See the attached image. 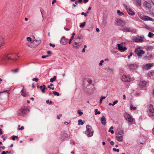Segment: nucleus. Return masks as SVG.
Segmentation results:
<instances>
[{"mask_svg": "<svg viewBox=\"0 0 154 154\" xmlns=\"http://www.w3.org/2000/svg\"><path fill=\"white\" fill-rule=\"evenodd\" d=\"M148 115L152 119H154V108L153 105L150 104L148 105Z\"/></svg>", "mask_w": 154, "mask_h": 154, "instance_id": "obj_1", "label": "nucleus"}, {"mask_svg": "<svg viewBox=\"0 0 154 154\" xmlns=\"http://www.w3.org/2000/svg\"><path fill=\"white\" fill-rule=\"evenodd\" d=\"M86 131H85V134L88 137H91L93 134L94 131L92 130L91 126L88 125L86 126Z\"/></svg>", "mask_w": 154, "mask_h": 154, "instance_id": "obj_2", "label": "nucleus"}, {"mask_svg": "<svg viewBox=\"0 0 154 154\" xmlns=\"http://www.w3.org/2000/svg\"><path fill=\"white\" fill-rule=\"evenodd\" d=\"M28 111H29L28 107L25 106L18 111L17 115L20 116H24Z\"/></svg>", "mask_w": 154, "mask_h": 154, "instance_id": "obj_3", "label": "nucleus"}, {"mask_svg": "<svg viewBox=\"0 0 154 154\" xmlns=\"http://www.w3.org/2000/svg\"><path fill=\"white\" fill-rule=\"evenodd\" d=\"M124 134L123 131L121 130L118 132L117 134V136L116 137L117 140L118 141H122L123 140Z\"/></svg>", "mask_w": 154, "mask_h": 154, "instance_id": "obj_4", "label": "nucleus"}, {"mask_svg": "<svg viewBox=\"0 0 154 154\" xmlns=\"http://www.w3.org/2000/svg\"><path fill=\"white\" fill-rule=\"evenodd\" d=\"M125 22L124 21H123L119 19H116V20L115 25L116 26H119L121 27H123L125 26Z\"/></svg>", "mask_w": 154, "mask_h": 154, "instance_id": "obj_5", "label": "nucleus"}, {"mask_svg": "<svg viewBox=\"0 0 154 154\" xmlns=\"http://www.w3.org/2000/svg\"><path fill=\"white\" fill-rule=\"evenodd\" d=\"M135 52L138 56L140 57L141 56L145 53L144 51L140 50V48H137L135 50Z\"/></svg>", "mask_w": 154, "mask_h": 154, "instance_id": "obj_6", "label": "nucleus"}, {"mask_svg": "<svg viewBox=\"0 0 154 154\" xmlns=\"http://www.w3.org/2000/svg\"><path fill=\"white\" fill-rule=\"evenodd\" d=\"M144 38L143 35H141L140 36V38H137L136 37H134L133 40L137 42H142L143 41V39Z\"/></svg>", "mask_w": 154, "mask_h": 154, "instance_id": "obj_7", "label": "nucleus"}, {"mask_svg": "<svg viewBox=\"0 0 154 154\" xmlns=\"http://www.w3.org/2000/svg\"><path fill=\"white\" fill-rule=\"evenodd\" d=\"M125 7L129 14L132 16L135 15V12L132 11L129 6L126 5L125 6Z\"/></svg>", "mask_w": 154, "mask_h": 154, "instance_id": "obj_8", "label": "nucleus"}, {"mask_svg": "<svg viewBox=\"0 0 154 154\" xmlns=\"http://www.w3.org/2000/svg\"><path fill=\"white\" fill-rule=\"evenodd\" d=\"M125 117L130 122H132L134 120L132 116L127 113L125 114Z\"/></svg>", "mask_w": 154, "mask_h": 154, "instance_id": "obj_9", "label": "nucleus"}, {"mask_svg": "<svg viewBox=\"0 0 154 154\" xmlns=\"http://www.w3.org/2000/svg\"><path fill=\"white\" fill-rule=\"evenodd\" d=\"M122 80L125 82H129L130 81V78L129 75H123L122 77Z\"/></svg>", "mask_w": 154, "mask_h": 154, "instance_id": "obj_10", "label": "nucleus"}, {"mask_svg": "<svg viewBox=\"0 0 154 154\" xmlns=\"http://www.w3.org/2000/svg\"><path fill=\"white\" fill-rule=\"evenodd\" d=\"M82 45L81 42H74L72 44V48L75 49H78Z\"/></svg>", "mask_w": 154, "mask_h": 154, "instance_id": "obj_11", "label": "nucleus"}, {"mask_svg": "<svg viewBox=\"0 0 154 154\" xmlns=\"http://www.w3.org/2000/svg\"><path fill=\"white\" fill-rule=\"evenodd\" d=\"M146 82L144 81H140L139 83V87L142 89H143L146 87Z\"/></svg>", "mask_w": 154, "mask_h": 154, "instance_id": "obj_12", "label": "nucleus"}, {"mask_svg": "<svg viewBox=\"0 0 154 154\" xmlns=\"http://www.w3.org/2000/svg\"><path fill=\"white\" fill-rule=\"evenodd\" d=\"M68 39L65 38V37L63 36L60 40V42L62 45H65L66 44Z\"/></svg>", "mask_w": 154, "mask_h": 154, "instance_id": "obj_13", "label": "nucleus"}, {"mask_svg": "<svg viewBox=\"0 0 154 154\" xmlns=\"http://www.w3.org/2000/svg\"><path fill=\"white\" fill-rule=\"evenodd\" d=\"M128 68L131 70H133L136 69L138 67V65L136 63L133 64H131L128 65Z\"/></svg>", "mask_w": 154, "mask_h": 154, "instance_id": "obj_14", "label": "nucleus"}, {"mask_svg": "<svg viewBox=\"0 0 154 154\" xmlns=\"http://www.w3.org/2000/svg\"><path fill=\"white\" fill-rule=\"evenodd\" d=\"M118 50L121 52H124L127 49V48L125 47H123L122 45L120 44H117Z\"/></svg>", "mask_w": 154, "mask_h": 154, "instance_id": "obj_15", "label": "nucleus"}, {"mask_svg": "<svg viewBox=\"0 0 154 154\" xmlns=\"http://www.w3.org/2000/svg\"><path fill=\"white\" fill-rule=\"evenodd\" d=\"M8 54H9L4 55L2 57V59L1 60V61H4V60H6V58H7L8 59V60H15V61H16V60H17V59H14L13 58H11L10 57H9V56H8Z\"/></svg>", "mask_w": 154, "mask_h": 154, "instance_id": "obj_16", "label": "nucleus"}, {"mask_svg": "<svg viewBox=\"0 0 154 154\" xmlns=\"http://www.w3.org/2000/svg\"><path fill=\"white\" fill-rule=\"evenodd\" d=\"M141 0H133V2L137 6H140Z\"/></svg>", "mask_w": 154, "mask_h": 154, "instance_id": "obj_17", "label": "nucleus"}, {"mask_svg": "<svg viewBox=\"0 0 154 154\" xmlns=\"http://www.w3.org/2000/svg\"><path fill=\"white\" fill-rule=\"evenodd\" d=\"M41 40L39 38L35 40L33 42V44L35 45L36 46H38L41 43Z\"/></svg>", "mask_w": 154, "mask_h": 154, "instance_id": "obj_18", "label": "nucleus"}, {"mask_svg": "<svg viewBox=\"0 0 154 154\" xmlns=\"http://www.w3.org/2000/svg\"><path fill=\"white\" fill-rule=\"evenodd\" d=\"M69 135L67 134L65 132H64L62 135L63 139L64 140H67L69 139Z\"/></svg>", "mask_w": 154, "mask_h": 154, "instance_id": "obj_19", "label": "nucleus"}, {"mask_svg": "<svg viewBox=\"0 0 154 154\" xmlns=\"http://www.w3.org/2000/svg\"><path fill=\"white\" fill-rule=\"evenodd\" d=\"M143 6L146 8H149L151 7V4L147 2H145L143 4Z\"/></svg>", "mask_w": 154, "mask_h": 154, "instance_id": "obj_20", "label": "nucleus"}, {"mask_svg": "<svg viewBox=\"0 0 154 154\" xmlns=\"http://www.w3.org/2000/svg\"><path fill=\"white\" fill-rule=\"evenodd\" d=\"M100 120L102 124L104 125L106 124V119L104 116L101 117Z\"/></svg>", "mask_w": 154, "mask_h": 154, "instance_id": "obj_21", "label": "nucleus"}, {"mask_svg": "<svg viewBox=\"0 0 154 154\" xmlns=\"http://www.w3.org/2000/svg\"><path fill=\"white\" fill-rule=\"evenodd\" d=\"M39 88L43 93H45V90L46 88L45 85H44L42 86H40L39 87Z\"/></svg>", "mask_w": 154, "mask_h": 154, "instance_id": "obj_22", "label": "nucleus"}, {"mask_svg": "<svg viewBox=\"0 0 154 154\" xmlns=\"http://www.w3.org/2000/svg\"><path fill=\"white\" fill-rule=\"evenodd\" d=\"M152 66L150 63L147 64H146L144 68L145 69H148L151 67Z\"/></svg>", "mask_w": 154, "mask_h": 154, "instance_id": "obj_23", "label": "nucleus"}, {"mask_svg": "<svg viewBox=\"0 0 154 154\" xmlns=\"http://www.w3.org/2000/svg\"><path fill=\"white\" fill-rule=\"evenodd\" d=\"M122 31L124 32H126L131 31V30H130V29L127 27H125L124 29H123Z\"/></svg>", "mask_w": 154, "mask_h": 154, "instance_id": "obj_24", "label": "nucleus"}, {"mask_svg": "<svg viewBox=\"0 0 154 154\" xmlns=\"http://www.w3.org/2000/svg\"><path fill=\"white\" fill-rule=\"evenodd\" d=\"M142 19L144 20H152V19L150 17H149L147 16H145Z\"/></svg>", "mask_w": 154, "mask_h": 154, "instance_id": "obj_25", "label": "nucleus"}, {"mask_svg": "<svg viewBox=\"0 0 154 154\" xmlns=\"http://www.w3.org/2000/svg\"><path fill=\"white\" fill-rule=\"evenodd\" d=\"M56 79V76H54L53 78H52L50 79V82H53L55 81Z\"/></svg>", "mask_w": 154, "mask_h": 154, "instance_id": "obj_26", "label": "nucleus"}, {"mask_svg": "<svg viewBox=\"0 0 154 154\" xmlns=\"http://www.w3.org/2000/svg\"><path fill=\"white\" fill-rule=\"evenodd\" d=\"M95 114L97 115V114H100V111H98L97 109H96L94 110Z\"/></svg>", "mask_w": 154, "mask_h": 154, "instance_id": "obj_27", "label": "nucleus"}, {"mask_svg": "<svg viewBox=\"0 0 154 154\" xmlns=\"http://www.w3.org/2000/svg\"><path fill=\"white\" fill-rule=\"evenodd\" d=\"M106 98V97L102 96L100 100V103H102V100H103V99H105Z\"/></svg>", "mask_w": 154, "mask_h": 154, "instance_id": "obj_28", "label": "nucleus"}, {"mask_svg": "<svg viewBox=\"0 0 154 154\" xmlns=\"http://www.w3.org/2000/svg\"><path fill=\"white\" fill-rule=\"evenodd\" d=\"M146 59L148 60H151L152 58V57L151 55H149L148 56H146Z\"/></svg>", "mask_w": 154, "mask_h": 154, "instance_id": "obj_29", "label": "nucleus"}, {"mask_svg": "<svg viewBox=\"0 0 154 154\" xmlns=\"http://www.w3.org/2000/svg\"><path fill=\"white\" fill-rule=\"evenodd\" d=\"M21 94L24 97H25L26 96V93L24 92L23 91V89L21 91Z\"/></svg>", "mask_w": 154, "mask_h": 154, "instance_id": "obj_30", "label": "nucleus"}, {"mask_svg": "<svg viewBox=\"0 0 154 154\" xmlns=\"http://www.w3.org/2000/svg\"><path fill=\"white\" fill-rule=\"evenodd\" d=\"M78 124L79 125H83L84 123L82 122V120L79 119L78 120Z\"/></svg>", "mask_w": 154, "mask_h": 154, "instance_id": "obj_31", "label": "nucleus"}, {"mask_svg": "<svg viewBox=\"0 0 154 154\" xmlns=\"http://www.w3.org/2000/svg\"><path fill=\"white\" fill-rule=\"evenodd\" d=\"M117 13L119 16H122V15H123L124 14L123 13L121 12L119 10H117Z\"/></svg>", "mask_w": 154, "mask_h": 154, "instance_id": "obj_32", "label": "nucleus"}, {"mask_svg": "<svg viewBox=\"0 0 154 154\" xmlns=\"http://www.w3.org/2000/svg\"><path fill=\"white\" fill-rule=\"evenodd\" d=\"M8 91H9L5 90L4 91H3L0 92V98H2L1 96L2 95V93L5 92H8Z\"/></svg>", "mask_w": 154, "mask_h": 154, "instance_id": "obj_33", "label": "nucleus"}, {"mask_svg": "<svg viewBox=\"0 0 154 154\" xmlns=\"http://www.w3.org/2000/svg\"><path fill=\"white\" fill-rule=\"evenodd\" d=\"M53 94H54L55 95H56L57 96H58L59 95V93L58 92H57L56 91H53Z\"/></svg>", "mask_w": 154, "mask_h": 154, "instance_id": "obj_34", "label": "nucleus"}, {"mask_svg": "<svg viewBox=\"0 0 154 154\" xmlns=\"http://www.w3.org/2000/svg\"><path fill=\"white\" fill-rule=\"evenodd\" d=\"M85 24V22H84L83 23H82L80 24V27L81 28H82L84 27Z\"/></svg>", "mask_w": 154, "mask_h": 154, "instance_id": "obj_35", "label": "nucleus"}, {"mask_svg": "<svg viewBox=\"0 0 154 154\" xmlns=\"http://www.w3.org/2000/svg\"><path fill=\"white\" fill-rule=\"evenodd\" d=\"M77 112H78V113L79 114L80 116L82 115L83 114V112L81 111V110L80 109L78 110Z\"/></svg>", "mask_w": 154, "mask_h": 154, "instance_id": "obj_36", "label": "nucleus"}, {"mask_svg": "<svg viewBox=\"0 0 154 154\" xmlns=\"http://www.w3.org/2000/svg\"><path fill=\"white\" fill-rule=\"evenodd\" d=\"M154 35V34L152 32H149L148 33V36L150 38H151Z\"/></svg>", "mask_w": 154, "mask_h": 154, "instance_id": "obj_37", "label": "nucleus"}, {"mask_svg": "<svg viewBox=\"0 0 154 154\" xmlns=\"http://www.w3.org/2000/svg\"><path fill=\"white\" fill-rule=\"evenodd\" d=\"M152 49L153 48L151 46H148L147 48V49L148 51L152 50Z\"/></svg>", "mask_w": 154, "mask_h": 154, "instance_id": "obj_38", "label": "nucleus"}, {"mask_svg": "<svg viewBox=\"0 0 154 154\" xmlns=\"http://www.w3.org/2000/svg\"><path fill=\"white\" fill-rule=\"evenodd\" d=\"M73 37H71V38H70V39L69 40V42H68L69 44L70 45V44H71V42H72V40H73Z\"/></svg>", "mask_w": 154, "mask_h": 154, "instance_id": "obj_39", "label": "nucleus"}, {"mask_svg": "<svg viewBox=\"0 0 154 154\" xmlns=\"http://www.w3.org/2000/svg\"><path fill=\"white\" fill-rule=\"evenodd\" d=\"M130 109H133L134 110H135L136 109V107H133L132 106H130Z\"/></svg>", "mask_w": 154, "mask_h": 154, "instance_id": "obj_40", "label": "nucleus"}, {"mask_svg": "<svg viewBox=\"0 0 154 154\" xmlns=\"http://www.w3.org/2000/svg\"><path fill=\"white\" fill-rule=\"evenodd\" d=\"M38 79L37 78H33L32 79L33 81H35L36 82H37L38 81Z\"/></svg>", "mask_w": 154, "mask_h": 154, "instance_id": "obj_41", "label": "nucleus"}, {"mask_svg": "<svg viewBox=\"0 0 154 154\" xmlns=\"http://www.w3.org/2000/svg\"><path fill=\"white\" fill-rule=\"evenodd\" d=\"M113 150L116 152H119V150L118 149H116L115 148H113Z\"/></svg>", "mask_w": 154, "mask_h": 154, "instance_id": "obj_42", "label": "nucleus"}, {"mask_svg": "<svg viewBox=\"0 0 154 154\" xmlns=\"http://www.w3.org/2000/svg\"><path fill=\"white\" fill-rule=\"evenodd\" d=\"M11 138H12V139L14 140H15V138H18V137L17 136H12Z\"/></svg>", "mask_w": 154, "mask_h": 154, "instance_id": "obj_43", "label": "nucleus"}, {"mask_svg": "<svg viewBox=\"0 0 154 154\" xmlns=\"http://www.w3.org/2000/svg\"><path fill=\"white\" fill-rule=\"evenodd\" d=\"M104 61L103 60H101L100 63H99V65L100 66H102L103 64V63Z\"/></svg>", "mask_w": 154, "mask_h": 154, "instance_id": "obj_44", "label": "nucleus"}, {"mask_svg": "<svg viewBox=\"0 0 154 154\" xmlns=\"http://www.w3.org/2000/svg\"><path fill=\"white\" fill-rule=\"evenodd\" d=\"M118 102V101L117 100H116V101H114L113 103H112V106H114L116 104V103H117Z\"/></svg>", "mask_w": 154, "mask_h": 154, "instance_id": "obj_45", "label": "nucleus"}, {"mask_svg": "<svg viewBox=\"0 0 154 154\" xmlns=\"http://www.w3.org/2000/svg\"><path fill=\"white\" fill-rule=\"evenodd\" d=\"M46 103L47 104L49 103L50 104H51L52 103V102L51 101H49V100H47L46 101Z\"/></svg>", "mask_w": 154, "mask_h": 154, "instance_id": "obj_46", "label": "nucleus"}, {"mask_svg": "<svg viewBox=\"0 0 154 154\" xmlns=\"http://www.w3.org/2000/svg\"><path fill=\"white\" fill-rule=\"evenodd\" d=\"M26 39L27 41L28 42H31L32 41L31 38L29 37H27Z\"/></svg>", "mask_w": 154, "mask_h": 154, "instance_id": "obj_47", "label": "nucleus"}, {"mask_svg": "<svg viewBox=\"0 0 154 154\" xmlns=\"http://www.w3.org/2000/svg\"><path fill=\"white\" fill-rule=\"evenodd\" d=\"M108 131H109V132H111V134H114V131L113 130H112L111 129H110H110H109V130Z\"/></svg>", "mask_w": 154, "mask_h": 154, "instance_id": "obj_48", "label": "nucleus"}, {"mask_svg": "<svg viewBox=\"0 0 154 154\" xmlns=\"http://www.w3.org/2000/svg\"><path fill=\"white\" fill-rule=\"evenodd\" d=\"M78 3V2H77V1H76V2H75V4H72V6H73V7H76V5H77Z\"/></svg>", "mask_w": 154, "mask_h": 154, "instance_id": "obj_49", "label": "nucleus"}, {"mask_svg": "<svg viewBox=\"0 0 154 154\" xmlns=\"http://www.w3.org/2000/svg\"><path fill=\"white\" fill-rule=\"evenodd\" d=\"M87 81L88 82L89 84H91L92 83V81L90 79H88Z\"/></svg>", "mask_w": 154, "mask_h": 154, "instance_id": "obj_50", "label": "nucleus"}, {"mask_svg": "<svg viewBox=\"0 0 154 154\" xmlns=\"http://www.w3.org/2000/svg\"><path fill=\"white\" fill-rule=\"evenodd\" d=\"M49 45L50 46L52 47L53 48H54L55 47V45H54L52 44L51 43L49 44Z\"/></svg>", "mask_w": 154, "mask_h": 154, "instance_id": "obj_51", "label": "nucleus"}, {"mask_svg": "<svg viewBox=\"0 0 154 154\" xmlns=\"http://www.w3.org/2000/svg\"><path fill=\"white\" fill-rule=\"evenodd\" d=\"M81 15H84L85 17H86L87 15L84 12H82Z\"/></svg>", "mask_w": 154, "mask_h": 154, "instance_id": "obj_52", "label": "nucleus"}, {"mask_svg": "<svg viewBox=\"0 0 154 154\" xmlns=\"http://www.w3.org/2000/svg\"><path fill=\"white\" fill-rule=\"evenodd\" d=\"M18 71V69H16L13 71V72L14 73L17 72Z\"/></svg>", "mask_w": 154, "mask_h": 154, "instance_id": "obj_53", "label": "nucleus"}, {"mask_svg": "<svg viewBox=\"0 0 154 154\" xmlns=\"http://www.w3.org/2000/svg\"><path fill=\"white\" fill-rule=\"evenodd\" d=\"M49 56L48 55H43L42 56V58H45L48 57Z\"/></svg>", "mask_w": 154, "mask_h": 154, "instance_id": "obj_54", "label": "nucleus"}, {"mask_svg": "<svg viewBox=\"0 0 154 154\" xmlns=\"http://www.w3.org/2000/svg\"><path fill=\"white\" fill-rule=\"evenodd\" d=\"M18 129L19 130H22L24 129V127L22 126L20 128H18Z\"/></svg>", "mask_w": 154, "mask_h": 154, "instance_id": "obj_55", "label": "nucleus"}, {"mask_svg": "<svg viewBox=\"0 0 154 154\" xmlns=\"http://www.w3.org/2000/svg\"><path fill=\"white\" fill-rule=\"evenodd\" d=\"M152 72H149L148 73V75L149 76H150L152 75Z\"/></svg>", "mask_w": 154, "mask_h": 154, "instance_id": "obj_56", "label": "nucleus"}, {"mask_svg": "<svg viewBox=\"0 0 154 154\" xmlns=\"http://www.w3.org/2000/svg\"><path fill=\"white\" fill-rule=\"evenodd\" d=\"M82 0H78L77 2L78 3H82Z\"/></svg>", "mask_w": 154, "mask_h": 154, "instance_id": "obj_57", "label": "nucleus"}, {"mask_svg": "<svg viewBox=\"0 0 154 154\" xmlns=\"http://www.w3.org/2000/svg\"><path fill=\"white\" fill-rule=\"evenodd\" d=\"M56 2V0H53V1L52 2V5H54Z\"/></svg>", "mask_w": 154, "mask_h": 154, "instance_id": "obj_58", "label": "nucleus"}, {"mask_svg": "<svg viewBox=\"0 0 154 154\" xmlns=\"http://www.w3.org/2000/svg\"><path fill=\"white\" fill-rule=\"evenodd\" d=\"M132 53H131L130 54V55L128 56V59H129L130 58V56H132Z\"/></svg>", "mask_w": 154, "mask_h": 154, "instance_id": "obj_59", "label": "nucleus"}, {"mask_svg": "<svg viewBox=\"0 0 154 154\" xmlns=\"http://www.w3.org/2000/svg\"><path fill=\"white\" fill-rule=\"evenodd\" d=\"M110 144L111 145H113L114 144V142L113 141H111L110 142Z\"/></svg>", "mask_w": 154, "mask_h": 154, "instance_id": "obj_60", "label": "nucleus"}, {"mask_svg": "<svg viewBox=\"0 0 154 154\" xmlns=\"http://www.w3.org/2000/svg\"><path fill=\"white\" fill-rule=\"evenodd\" d=\"M84 2L86 3L88 2V0H83Z\"/></svg>", "mask_w": 154, "mask_h": 154, "instance_id": "obj_61", "label": "nucleus"}, {"mask_svg": "<svg viewBox=\"0 0 154 154\" xmlns=\"http://www.w3.org/2000/svg\"><path fill=\"white\" fill-rule=\"evenodd\" d=\"M6 152L5 151H3L1 154H6Z\"/></svg>", "mask_w": 154, "mask_h": 154, "instance_id": "obj_62", "label": "nucleus"}, {"mask_svg": "<svg viewBox=\"0 0 154 154\" xmlns=\"http://www.w3.org/2000/svg\"><path fill=\"white\" fill-rule=\"evenodd\" d=\"M64 29H65L66 31H69V29L66 27H64Z\"/></svg>", "mask_w": 154, "mask_h": 154, "instance_id": "obj_63", "label": "nucleus"}, {"mask_svg": "<svg viewBox=\"0 0 154 154\" xmlns=\"http://www.w3.org/2000/svg\"><path fill=\"white\" fill-rule=\"evenodd\" d=\"M64 124L66 125H67L68 124V122H65L64 123Z\"/></svg>", "mask_w": 154, "mask_h": 154, "instance_id": "obj_64", "label": "nucleus"}]
</instances>
